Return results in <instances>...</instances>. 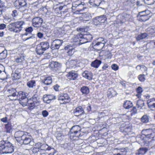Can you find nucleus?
Instances as JSON below:
<instances>
[{
  "label": "nucleus",
  "mask_w": 155,
  "mask_h": 155,
  "mask_svg": "<svg viewBox=\"0 0 155 155\" xmlns=\"http://www.w3.org/2000/svg\"><path fill=\"white\" fill-rule=\"evenodd\" d=\"M89 2L91 5L94 6H98L100 4L99 0H90Z\"/></svg>",
  "instance_id": "a19ab883"
},
{
  "label": "nucleus",
  "mask_w": 155,
  "mask_h": 155,
  "mask_svg": "<svg viewBox=\"0 0 155 155\" xmlns=\"http://www.w3.org/2000/svg\"><path fill=\"white\" fill-rule=\"evenodd\" d=\"M130 115L133 116L137 113V110L135 107H133L132 109L130 111Z\"/></svg>",
  "instance_id": "de8ad7c7"
},
{
  "label": "nucleus",
  "mask_w": 155,
  "mask_h": 155,
  "mask_svg": "<svg viewBox=\"0 0 155 155\" xmlns=\"http://www.w3.org/2000/svg\"><path fill=\"white\" fill-rule=\"evenodd\" d=\"M147 36V34L146 33H143L139 35L136 38V40L139 41L146 38Z\"/></svg>",
  "instance_id": "ea45409f"
},
{
  "label": "nucleus",
  "mask_w": 155,
  "mask_h": 155,
  "mask_svg": "<svg viewBox=\"0 0 155 155\" xmlns=\"http://www.w3.org/2000/svg\"><path fill=\"white\" fill-rule=\"evenodd\" d=\"M144 3L147 5H150L153 4L154 2V0H143Z\"/></svg>",
  "instance_id": "09e8293b"
},
{
  "label": "nucleus",
  "mask_w": 155,
  "mask_h": 155,
  "mask_svg": "<svg viewBox=\"0 0 155 155\" xmlns=\"http://www.w3.org/2000/svg\"><path fill=\"white\" fill-rule=\"evenodd\" d=\"M136 68L137 70H140L143 72L146 71L147 69V67L143 65H138L136 67Z\"/></svg>",
  "instance_id": "72a5a7b5"
},
{
  "label": "nucleus",
  "mask_w": 155,
  "mask_h": 155,
  "mask_svg": "<svg viewBox=\"0 0 155 155\" xmlns=\"http://www.w3.org/2000/svg\"><path fill=\"white\" fill-rule=\"evenodd\" d=\"M77 64V62L75 60H71L68 61L66 63L67 68H75Z\"/></svg>",
  "instance_id": "2eb2a0df"
},
{
  "label": "nucleus",
  "mask_w": 155,
  "mask_h": 155,
  "mask_svg": "<svg viewBox=\"0 0 155 155\" xmlns=\"http://www.w3.org/2000/svg\"><path fill=\"white\" fill-rule=\"evenodd\" d=\"M43 21V20L42 18L36 17L32 20V25L35 27L39 28L41 26Z\"/></svg>",
  "instance_id": "1a4fd4ad"
},
{
  "label": "nucleus",
  "mask_w": 155,
  "mask_h": 155,
  "mask_svg": "<svg viewBox=\"0 0 155 155\" xmlns=\"http://www.w3.org/2000/svg\"><path fill=\"white\" fill-rule=\"evenodd\" d=\"M67 77L70 80H74L78 76L77 73L74 72H69L67 75Z\"/></svg>",
  "instance_id": "6ab92c4d"
},
{
  "label": "nucleus",
  "mask_w": 155,
  "mask_h": 155,
  "mask_svg": "<svg viewBox=\"0 0 155 155\" xmlns=\"http://www.w3.org/2000/svg\"><path fill=\"white\" fill-rule=\"evenodd\" d=\"M101 63V61L99 60H96L93 61L91 65L92 67L95 68H98Z\"/></svg>",
  "instance_id": "bb28decb"
},
{
  "label": "nucleus",
  "mask_w": 155,
  "mask_h": 155,
  "mask_svg": "<svg viewBox=\"0 0 155 155\" xmlns=\"http://www.w3.org/2000/svg\"><path fill=\"white\" fill-rule=\"evenodd\" d=\"M80 127L79 125L74 126L71 129L70 132L71 133H74L76 134L78 132V130H80Z\"/></svg>",
  "instance_id": "cd10ccee"
},
{
  "label": "nucleus",
  "mask_w": 155,
  "mask_h": 155,
  "mask_svg": "<svg viewBox=\"0 0 155 155\" xmlns=\"http://www.w3.org/2000/svg\"><path fill=\"white\" fill-rule=\"evenodd\" d=\"M82 32L78 34L77 35H74V37L72 38V41L74 42H77L79 41L80 42L81 38H82Z\"/></svg>",
  "instance_id": "4be33fe9"
},
{
  "label": "nucleus",
  "mask_w": 155,
  "mask_h": 155,
  "mask_svg": "<svg viewBox=\"0 0 155 155\" xmlns=\"http://www.w3.org/2000/svg\"><path fill=\"white\" fill-rule=\"evenodd\" d=\"M25 24L23 21H20L10 24L8 26L9 30L11 31L19 32L22 28V26Z\"/></svg>",
  "instance_id": "f257e3e1"
},
{
  "label": "nucleus",
  "mask_w": 155,
  "mask_h": 155,
  "mask_svg": "<svg viewBox=\"0 0 155 155\" xmlns=\"http://www.w3.org/2000/svg\"><path fill=\"white\" fill-rule=\"evenodd\" d=\"M5 128L7 129V132L9 133L11 128V125L10 124H7L5 125Z\"/></svg>",
  "instance_id": "5fc2aeb1"
},
{
  "label": "nucleus",
  "mask_w": 155,
  "mask_h": 155,
  "mask_svg": "<svg viewBox=\"0 0 155 155\" xmlns=\"http://www.w3.org/2000/svg\"><path fill=\"white\" fill-rule=\"evenodd\" d=\"M7 51L4 50L0 53V60H2L5 59L7 56Z\"/></svg>",
  "instance_id": "79ce46f5"
},
{
  "label": "nucleus",
  "mask_w": 155,
  "mask_h": 155,
  "mask_svg": "<svg viewBox=\"0 0 155 155\" xmlns=\"http://www.w3.org/2000/svg\"><path fill=\"white\" fill-rule=\"evenodd\" d=\"M84 113V109L81 106H79L76 107L73 110V114L76 116H79Z\"/></svg>",
  "instance_id": "ddd939ff"
},
{
  "label": "nucleus",
  "mask_w": 155,
  "mask_h": 155,
  "mask_svg": "<svg viewBox=\"0 0 155 155\" xmlns=\"http://www.w3.org/2000/svg\"><path fill=\"white\" fill-rule=\"evenodd\" d=\"M41 79L43 83L46 85H49L52 83V79L50 77L43 76L41 77Z\"/></svg>",
  "instance_id": "f3484780"
},
{
  "label": "nucleus",
  "mask_w": 155,
  "mask_h": 155,
  "mask_svg": "<svg viewBox=\"0 0 155 155\" xmlns=\"http://www.w3.org/2000/svg\"><path fill=\"white\" fill-rule=\"evenodd\" d=\"M6 27V25L4 24H0V30L4 29Z\"/></svg>",
  "instance_id": "69168bd1"
},
{
  "label": "nucleus",
  "mask_w": 155,
  "mask_h": 155,
  "mask_svg": "<svg viewBox=\"0 0 155 155\" xmlns=\"http://www.w3.org/2000/svg\"><path fill=\"white\" fill-rule=\"evenodd\" d=\"M81 91L83 94H87L89 92V88L85 86L82 87L81 89Z\"/></svg>",
  "instance_id": "7c9ffc66"
},
{
  "label": "nucleus",
  "mask_w": 155,
  "mask_h": 155,
  "mask_svg": "<svg viewBox=\"0 0 155 155\" xmlns=\"http://www.w3.org/2000/svg\"><path fill=\"white\" fill-rule=\"evenodd\" d=\"M15 4L17 5L18 4V6H25L27 4L25 0H16L15 2Z\"/></svg>",
  "instance_id": "473e14b6"
},
{
  "label": "nucleus",
  "mask_w": 155,
  "mask_h": 155,
  "mask_svg": "<svg viewBox=\"0 0 155 155\" xmlns=\"http://www.w3.org/2000/svg\"><path fill=\"white\" fill-rule=\"evenodd\" d=\"M35 38V35H32L31 36H30L28 37L26 39H23L24 41H25L27 40H28L29 39H34Z\"/></svg>",
  "instance_id": "338daca9"
},
{
  "label": "nucleus",
  "mask_w": 155,
  "mask_h": 155,
  "mask_svg": "<svg viewBox=\"0 0 155 155\" xmlns=\"http://www.w3.org/2000/svg\"><path fill=\"white\" fill-rule=\"evenodd\" d=\"M137 91L138 94H140L143 91L142 88L140 87H139L137 89Z\"/></svg>",
  "instance_id": "680f3d73"
},
{
  "label": "nucleus",
  "mask_w": 155,
  "mask_h": 155,
  "mask_svg": "<svg viewBox=\"0 0 155 155\" xmlns=\"http://www.w3.org/2000/svg\"><path fill=\"white\" fill-rule=\"evenodd\" d=\"M52 149L50 147L48 146V145L46 144H43L40 146L38 148H35L34 149V150H36V152L37 151L40 152L41 150H50Z\"/></svg>",
  "instance_id": "dca6fc26"
},
{
  "label": "nucleus",
  "mask_w": 155,
  "mask_h": 155,
  "mask_svg": "<svg viewBox=\"0 0 155 155\" xmlns=\"http://www.w3.org/2000/svg\"><path fill=\"white\" fill-rule=\"evenodd\" d=\"M147 33L150 35H153L155 34V27H150L147 29Z\"/></svg>",
  "instance_id": "4c0bfd02"
},
{
  "label": "nucleus",
  "mask_w": 155,
  "mask_h": 155,
  "mask_svg": "<svg viewBox=\"0 0 155 155\" xmlns=\"http://www.w3.org/2000/svg\"><path fill=\"white\" fill-rule=\"evenodd\" d=\"M141 121L143 123H147L149 121L148 117L146 115H144L141 118Z\"/></svg>",
  "instance_id": "a18cd8bd"
},
{
  "label": "nucleus",
  "mask_w": 155,
  "mask_h": 155,
  "mask_svg": "<svg viewBox=\"0 0 155 155\" xmlns=\"http://www.w3.org/2000/svg\"><path fill=\"white\" fill-rule=\"evenodd\" d=\"M100 41L97 42L94 41L92 43V47L94 49L96 50H101L104 47L105 44L107 42V41L103 38H101Z\"/></svg>",
  "instance_id": "7ed1b4c3"
},
{
  "label": "nucleus",
  "mask_w": 155,
  "mask_h": 155,
  "mask_svg": "<svg viewBox=\"0 0 155 155\" xmlns=\"http://www.w3.org/2000/svg\"><path fill=\"white\" fill-rule=\"evenodd\" d=\"M60 86L58 84H56L53 86L54 89L56 91H59V88Z\"/></svg>",
  "instance_id": "774afa93"
},
{
  "label": "nucleus",
  "mask_w": 155,
  "mask_h": 155,
  "mask_svg": "<svg viewBox=\"0 0 155 155\" xmlns=\"http://www.w3.org/2000/svg\"><path fill=\"white\" fill-rule=\"evenodd\" d=\"M24 59L23 57H21L17 58L15 59L16 62L17 63H20L22 62Z\"/></svg>",
  "instance_id": "603ef678"
},
{
  "label": "nucleus",
  "mask_w": 155,
  "mask_h": 155,
  "mask_svg": "<svg viewBox=\"0 0 155 155\" xmlns=\"http://www.w3.org/2000/svg\"><path fill=\"white\" fill-rule=\"evenodd\" d=\"M7 141L2 140L0 141V153L3 154Z\"/></svg>",
  "instance_id": "a878e982"
},
{
  "label": "nucleus",
  "mask_w": 155,
  "mask_h": 155,
  "mask_svg": "<svg viewBox=\"0 0 155 155\" xmlns=\"http://www.w3.org/2000/svg\"><path fill=\"white\" fill-rule=\"evenodd\" d=\"M147 151V148H140L137 153V155H144Z\"/></svg>",
  "instance_id": "2f4dec72"
},
{
  "label": "nucleus",
  "mask_w": 155,
  "mask_h": 155,
  "mask_svg": "<svg viewBox=\"0 0 155 155\" xmlns=\"http://www.w3.org/2000/svg\"><path fill=\"white\" fill-rule=\"evenodd\" d=\"M42 114L44 117H45L48 116V113L46 110H45L43 111L42 112Z\"/></svg>",
  "instance_id": "e2e57ef3"
},
{
  "label": "nucleus",
  "mask_w": 155,
  "mask_h": 155,
  "mask_svg": "<svg viewBox=\"0 0 155 155\" xmlns=\"http://www.w3.org/2000/svg\"><path fill=\"white\" fill-rule=\"evenodd\" d=\"M111 68L113 70L115 71H117L118 69V66L117 64H113L111 65Z\"/></svg>",
  "instance_id": "864d4df0"
},
{
  "label": "nucleus",
  "mask_w": 155,
  "mask_h": 155,
  "mask_svg": "<svg viewBox=\"0 0 155 155\" xmlns=\"http://www.w3.org/2000/svg\"><path fill=\"white\" fill-rule=\"evenodd\" d=\"M12 77L13 79L15 80H18L20 78V74L15 72H13L12 74Z\"/></svg>",
  "instance_id": "c9c22d12"
},
{
  "label": "nucleus",
  "mask_w": 155,
  "mask_h": 155,
  "mask_svg": "<svg viewBox=\"0 0 155 155\" xmlns=\"http://www.w3.org/2000/svg\"><path fill=\"white\" fill-rule=\"evenodd\" d=\"M82 76L86 78L89 80H91L92 78L93 74L91 72L87 71H84L82 73Z\"/></svg>",
  "instance_id": "aec40b11"
},
{
  "label": "nucleus",
  "mask_w": 155,
  "mask_h": 155,
  "mask_svg": "<svg viewBox=\"0 0 155 155\" xmlns=\"http://www.w3.org/2000/svg\"><path fill=\"white\" fill-rule=\"evenodd\" d=\"M62 43V41L59 39H55L52 42L51 48L53 49H58Z\"/></svg>",
  "instance_id": "f8f14e48"
},
{
  "label": "nucleus",
  "mask_w": 155,
  "mask_h": 155,
  "mask_svg": "<svg viewBox=\"0 0 155 155\" xmlns=\"http://www.w3.org/2000/svg\"><path fill=\"white\" fill-rule=\"evenodd\" d=\"M18 98L21 99L20 100V104L21 105L24 104V103L26 102L28 99L26 98V95L24 92L20 91L17 93V98Z\"/></svg>",
  "instance_id": "9b49d317"
},
{
  "label": "nucleus",
  "mask_w": 155,
  "mask_h": 155,
  "mask_svg": "<svg viewBox=\"0 0 155 155\" xmlns=\"http://www.w3.org/2000/svg\"><path fill=\"white\" fill-rule=\"evenodd\" d=\"M136 105L137 107L141 109L144 106V102L142 100H138L137 101Z\"/></svg>",
  "instance_id": "f704fd0d"
},
{
  "label": "nucleus",
  "mask_w": 155,
  "mask_h": 155,
  "mask_svg": "<svg viewBox=\"0 0 155 155\" xmlns=\"http://www.w3.org/2000/svg\"><path fill=\"white\" fill-rule=\"evenodd\" d=\"M124 107L126 109H129L133 106L132 103L129 101H126L123 104Z\"/></svg>",
  "instance_id": "5701e85b"
},
{
  "label": "nucleus",
  "mask_w": 155,
  "mask_h": 155,
  "mask_svg": "<svg viewBox=\"0 0 155 155\" xmlns=\"http://www.w3.org/2000/svg\"><path fill=\"white\" fill-rule=\"evenodd\" d=\"M65 49L68 50L67 53L69 56H71L74 54V49L72 47H70L68 45L65 47Z\"/></svg>",
  "instance_id": "393cba45"
},
{
  "label": "nucleus",
  "mask_w": 155,
  "mask_h": 155,
  "mask_svg": "<svg viewBox=\"0 0 155 155\" xmlns=\"http://www.w3.org/2000/svg\"><path fill=\"white\" fill-rule=\"evenodd\" d=\"M87 42H88V41L86 40L85 38H83V37H82L81 38L80 43L83 44Z\"/></svg>",
  "instance_id": "4d7b16f0"
},
{
  "label": "nucleus",
  "mask_w": 155,
  "mask_h": 155,
  "mask_svg": "<svg viewBox=\"0 0 155 155\" xmlns=\"http://www.w3.org/2000/svg\"><path fill=\"white\" fill-rule=\"evenodd\" d=\"M27 85L30 88H33L36 86V82L34 80H31L27 83Z\"/></svg>",
  "instance_id": "58836bf2"
},
{
  "label": "nucleus",
  "mask_w": 155,
  "mask_h": 155,
  "mask_svg": "<svg viewBox=\"0 0 155 155\" xmlns=\"http://www.w3.org/2000/svg\"><path fill=\"white\" fill-rule=\"evenodd\" d=\"M7 8L5 5V3L0 0V15L2 13V12L4 10H5V8Z\"/></svg>",
  "instance_id": "e433bc0d"
},
{
  "label": "nucleus",
  "mask_w": 155,
  "mask_h": 155,
  "mask_svg": "<svg viewBox=\"0 0 155 155\" xmlns=\"http://www.w3.org/2000/svg\"><path fill=\"white\" fill-rule=\"evenodd\" d=\"M16 141L20 144H22L23 140L24 137L25 136H14Z\"/></svg>",
  "instance_id": "c03bdc74"
},
{
  "label": "nucleus",
  "mask_w": 155,
  "mask_h": 155,
  "mask_svg": "<svg viewBox=\"0 0 155 155\" xmlns=\"http://www.w3.org/2000/svg\"><path fill=\"white\" fill-rule=\"evenodd\" d=\"M33 29L31 27H29L26 28L25 31L26 32H28V33H31L33 31Z\"/></svg>",
  "instance_id": "bf43d9fd"
},
{
  "label": "nucleus",
  "mask_w": 155,
  "mask_h": 155,
  "mask_svg": "<svg viewBox=\"0 0 155 155\" xmlns=\"http://www.w3.org/2000/svg\"><path fill=\"white\" fill-rule=\"evenodd\" d=\"M8 96L11 100H15L17 98V93L14 88H11L8 90Z\"/></svg>",
  "instance_id": "9d476101"
},
{
  "label": "nucleus",
  "mask_w": 155,
  "mask_h": 155,
  "mask_svg": "<svg viewBox=\"0 0 155 155\" xmlns=\"http://www.w3.org/2000/svg\"><path fill=\"white\" fill-rule=\"evenodd\" d=\"M82 37L88 41V42L90 41L93 39L92 35L89 33L87 32L82 31Z\"/></svg>",
  "instance_id": "a211bd4d"
},
{
  "label": "nucleus",
  "mask_w": 155,
  "mask_h": 155,
  "mask_svg": "<svg viewBox=\"0 0 155 155\" xmlns=\"http://www.w3.org/2000/svg\"><path fill=\"white\" fill-rule=\"evenodd\" d=\"M49 47V43L47 41H43L40 43L36 46V51L37 54L41 55L44 51L48 49Z\"/></svg>",
  "instance_id": "f03ea898"
},
{
  "label": "nucleus",
  "mask_w": 155,
  "mask_h": 155,
  "mask_svg": "<svg viewBox=\"0 0 155 155\" xmlns=\"http://www.w3.org/2000/svg\"><path fill=\"white\" fill-rule=\"evenodd\" d=\"M18 7H19V10L21 12H24L25 11L26 9L27 8V4L26 5H25V6H19Z\"/></svg>",
  "instance_id": "8fccbe9b"
},
{
  "label": "nucleus",
  "mask_w": 155,
  "mask_h": 155,
  "mask_svg": "<svg viewBox=\"0 0 155 155\" xmlns=\"http://www.w3.org/2000/svg\"><path fill=\"white\" fill-rule=\"evenodd\" d=\"M56 99V96L52 94L45 95H44L43 101L47 103H49L52 100Z\"/></svg>",
  "instance_id": "4468645a"
},
{
  "label": "nucleus",
  "mask_w": 155,
  "mask_h": 155,
  "mask_svg": "<svg viewBox=\"0 0 155 155\" xmlns=\"http://www.w3.org/2000/svg\"><path fill=\"white\" fill-rule=\"evenodd\" d=\"M150 12L148 10L140 12L137 17L138 20L140 21H146L150 18Z\"/></svg>",
  "instance_id": "0eeeda50"
},
{
  "label": "nucleus",
  "mask_w": 155,
  "mask_h": 155,
  "mask_svg": "<svg viewBox=\"0 0 155 155\" xmlns=\"http://www.w3.org/2000/svg\"><path fill=\"white\" fill-rule=\"evenodd\" d=\"M83 16L84 18L87 19L86 21H88L89 19L91 18V15L89 13H83Z\"/></svg>",
  "instance_id": "49530a36"
},
{
  "label": "nucleus",
  "mask_w": 155,
  "mask_h": 155,
  "mask_svg": "<svg viewBox=\"0 0 155 155\" xmlns=\"http://www.w3.org/2000/svg\"><path fill=\"white\" fill-rule=\"evenodd\" d=\"M2 72H4L5 74L6 73L5 71V69L4 66L2 64H0V74Z\"/></svg>",
  "instance_id": "6e6d98bb"
},
{
  "label": "nucleus",
  "mask_w": 155,
  "mask_h": 155,
  "mask_svg": "<svg viewBox=\"0 0 155 155\" xmlns=\"http://www.w3.org/2000/svg\"><path fill=\"white\" fill-rule=\"evenodd\" d=\"M18 15V13L17 10H14L12 11L11 14L12 16L13 17H16Z\"/></svg>",
  "instance_id": "13d9d810"
},
{
  "label": "nucleus",
  "mask_w": 155,
  "mask_h": 155,
  "mask_svg": "<svg viewBox=\"0 0 155 155\" xmlns=\"http://www.w3.org/2000/svg\"><path fill=\"white\" fill-rule=\"evenodd\" d=\"M96 20H97L99 23H104L107 19V18L104 15H101L96 18Z\"/></svg>",
  "instance_id": "c756f323"
},
{
  "label": "nucleus",
  "mask_w": 155,
  "mask_h": 155,
  "mask_svg": "<svg viewBox=\"0 0 155 155\" xmlns=\"http://www.w3.org/2000/svg\"><path fill=\"white\" fill-rule=\"evenodd\" d=\"M37 103L38 100L36 97H34L28 100L24 104H22V105L24 106H28L29 109L32 110L35 108Z\"/></svg>",
  "instance_id": "20e7f679"
},
{
  "label": "nucleus",
  "mask_w": 155,
  "mask_h": 155,
  "mask_svg": "<svg viewBox=\"0 0 155 155\" xmlns=\"http://www.w3.org/2000/svg\"><path fill=\"white\" fill-rule=\"evenodd\" d=\"M147 103L149 107L155 109V98L148 100Z\"/></svg>",
  "instance_id": "412c9836"
},
{
  "label": "nucleus",
  "mask_w": 155,
  "mask_h": 155,
  "mask_svg": "<svg viewBox=\"0 0 155 155\" xmlns=\"http://www.w3.org/2000/svg\"><path fill=\"white\" fill-rule=\"evenodd\" d=\"M53 65L54 68H57L60 66V64L57 61L54 62Z\"/></svg>",
  "instance_id": "052dcab7"
},
{
  "label": "nucleus",
  "mask_w": 155,
  "mask_h": 155,
  "mask_svg": "<svg viewBox=\"0 0 155 155\" xmlns=\"http://www.w3.org/2000/svg\"><path fill=\"white\" fill-rule=\"evenodd\" d=\"M14 147L10 142L7 141L3 154L12 153L14 151Z\"/></svg>",
  "instance_id": "6e6552de"
},
{
  "label": "nucleus",
  "mask_w": 155,
  "mask_h": 155,
  "mask_svg": "<svg viewBox=\"0 0 155 155\" xmlns=\"http://www.w3.org/2000/svg\"><path fill=\"white\" fill-rule=\"evenodd\" d=\"M138 78L141 81H144L145 80L144 74H140L138 76Z\"/></svg>",
  "instance_id": "3c124183"
},
{
  "label": "nucleus",
  "mask_w": 155,
  "mask_h": 155,
  "mask_svg": "<svg viewBox=\"0 0 155 155\" xmlns=\"http://www.w3.org/2000/svg\"><path fill=\"white\" fill-rule=\"evenodd\" d=\"M37 35L38 38H41L43 37L44 34L41 32H39L37 33Z\"/></svg>",
  "instance_id": "0e129e2a"
},
{
  "label": "nucleus",
  "mask_w": 155,
  "mask_h": 155,
  "mask_svg": "<svg viewBox=\"0 0 155 155\" xmlns=\"http://www.w3.org/2000/svg\"><path fill=\"white\" fill-rule=\"evenodd\" d=\"M58 100L61 104H65L69 103L71 98L66 93H61L58 96Z\"/></svg>",
  "instance_id": "423d86ee"
},
{
  "label": "nucleus",
  "mask_w": 155,
  "mask_h": 155,
  "mask_svg": "<svg viewBox=\"0 0 155 155\" xmlns=\"http://www.w3.org/2000/svg\"><path fill=\"white\" fill-rule=\"evenodd\" d=\"M108 97L111 98L117 95L116 91L112 88H109L107 92Z\"/></svg>",
  "instance_id": "b1692460"
},
{
  "label": "nucleus",
  "mask_w": 155,
  "mask_h": 155,
  "mask_svg": "<svg viewBox=\"0 0 155 155\" xmlns=\"http://www.w3.org/2000/svg\"><path fill=\"white\" fill-rule=\"evenodd\" d=\"M31 140V139L29 137L25 136V137H24L22 143L25 144H28L30 142Z\"/></svg>",
  "instance_id": "37998d69"
},
{
  "label": "nucleus",
  "mask_w": 155,
  "mask_h": 155,
  "mask_svg": "<svg viewBox=\"0 0 155 155\" xmlns=\"http://www.w3.org/2000/svg\"><path fill=\"white\" fill-rule=\"evenodd\" d=\"M152 130L149 129L143 130L141 132L142 134L144 136H150L152 135Z\"/></svg>",
  "instance_id": "c85d7f7f"
},
{
  "label": "nucleus",
  "mask_w": 155,
  "mask_h": 155,
  "mask_svg": "<svg viewBox=\"0 0 155 155\" xmlns=\"http://www.w3.org/2000/svg\"><path fill=\"white\" fill-rule=\"evenodd\" d=\"M83 3L80 1H76L73 2L72 4V9L76 11L81 12L86 8Z\"/></svg>",
  "instance_id": "39448f33"
}]
</instances>
